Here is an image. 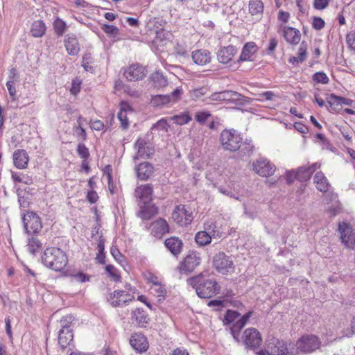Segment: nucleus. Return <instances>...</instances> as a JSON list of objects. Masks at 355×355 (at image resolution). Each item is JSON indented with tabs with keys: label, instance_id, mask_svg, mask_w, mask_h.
Returning a JSON list of instances; mask_svg holds the SVG:
<instances>
[{
	"label": "nucleus",
	"instance_id": "nucleus-1",
	"mask_svg": "<svg viewBox=\"0 0 355 355\" xmlns=\"http://www.w3.org/2000/svg\"><path fill=\"white\" fill-rule=\"evenodd\" d=\"M187 284L196 289L200 298H209L219 292L220 287L215 279H204L202 275L189 278Z\"/></svg>",
	"mask_w": 355,
	"mask_h": 355
},
{
	"label": "nucleus",
	"instance_id": "nucleus-2",
	"mask_svg": "<svg viewBox=\"0 0 355 355\" xmlns=\"http://www.w3.org/2000/svg\"><path fill=\"white\" fill-rule=\"evenodd\" d=\"M42 262L47 268L61 271L68 263L67 254L58 248H46L42 256Z\"/></svg>",
	"mask_w": 355,
	"mask_h": 355
},
{
	"label": "nucleus",
	"instance_id": "nucleus-3",
	"mask_svg": "<svg viewBox=\"0 0 355 355\" xmlns=\"http://www.w3.org/2000/svg\"><path fill=\"white\" fill-rule=\"evenodd\" d=\"M252 313L249 311L241 316V314L233 310H227L224 315L223 323L225 325L232 324L230 333L236 342H239L241 330L245 327Z\"/></svg>",
	"mask_w": 355,
	"mask_h": 355
},
{
	"label": "nucleus",
	"instance_id": "nucleus-4",
	"mask_svg": "<svg viewBox=\"0 0 355 355\" xmlns=\"http://www.w3.org/2000/svg\"><path fill=\"white\" fill-rule=\"evenodd\" d=\"M220 142L224 150L235 152L239 150L241 147L242 137L234 129L224 130L220 133Z\"/></svg>",
	"mask_w": 355,
	"mask_h": 355
},
{
	"label": "nucleus",
	"instance_id": "nucleus-5",
	"mask_svg": "<svg viewBox=\"0 0 355 355\" xmlns=\"http://www.w3.org/2000/svg\"><path fill=\"white\" fill-rule=\"evenodd\" d=\"M321 346L320 339L315 335H304L296 343L297 351H300L304 354H311Z\"/></svg>",
	"mask_w": 355,
	"mask_h": 355
},
{
	"label": "nucleus",
	"instance_id": "nucleus-6",
	"mask_svg": "<svg viewBox=\"0 0 355 355\" xmlns=\"http://www.w3.org/2000/svg\"><path fill=\"white\" fill-rule=\"evenodd\" d=\"M266 351L268 355H295L293 347L288 348L286 342L277 338H272L268 340Z\"/></svg>",
	"mask_w": 355,
	"mask_h": 355
},
{
	"label": "nucleus",
	"instance_id": "nucleus-7",
	"mask_svg": "<svg viewBox=\"0 0 355 355\" xmlns=\"http://www.w3.org/2000/svg\"><path fill=\"white\" fill-rule=\"evenodd\" d=\"M244 96L238 92L231 90H224L212 93L208 98L209 101H226L236 105H243Z\"/></svg>",
	"mask_w": 355,
	"mask_h": 355
},
{
	"label": "nucleus",
	"instance_id": "nucleus-8",
	"mask_svg": "<svg viewBox=\"0 0 355 355\" xmlns=\"http://www.w3.org/2000/svg\"><path fill=\"white\" fill-rule=\"evenodd\" d=\"M213 265L216 270L223 275L230 273L234 270L232 259L223 252L215 254Z\"/></svg>",
	"mask_w": 355,
	"mask_h": 355
},
{
	"label": "nucleus",
	"instance_id": "nucleus-9",
	"mask_svg": "<svg viewBox=\"0 0 355 355\" xmlns=\"http://www.w3.org/2000/svg\"><path fill=\"white\" fill-rule=\"evenodd\" d=\"M22 222L25 231L28 234H37L42 228L41 218L37 214L33 211H28L26 214H24L22 217Z\"/></svg>",
	"mask_w": 355,
	"mask_h": 355
},
{
	"label": "nucleus",
	"instance_id": "nucleus-10",
	"mask_svg": "<svg viewBox=\"0 0 355 355\" xmlns=\"http://www.w3.org/2000/svg\"><path fill=\"white\" fill-rule=\"evenodd\" d=\"M182 94V87H178L169 94H159L153 96L151 99V103L154 106H162L168 103H174L180 99Z\"/></svg>",
	"mask_w": 355,
	"mask_h": 355
},
{
	"label": "nucleus",
	"instance_id": "nucleus-11",
	"mask_svg": "<svg viewBox=\"0 0 355 355\" xmlns=\"http://www.w3.org/2000/svg\"><path fill=\"white\" fill-rule=\"evenodd\" d=\"M173 220L180 226H186L193 220L192 212L185 205L177 206L172 213Z\"/></svg>",
	"mask_w": 355,
	"mask_h": 355
},
{
	"label": "nucleus",
	"instance_id": "nucleus-12",
	"mask_svg": "<svg viewBox=\"0 0 355 355\" xmlns=\"http://www.w3.org/2000/svg\"><path fill=\"white\" fill-rule=\"evenodd\" d=\"M243 342L247 348L255 349L261 345L262 338L257 329L248 328L244 331Z\"/></svg>",
	"mask_w": 355,
	"mask_h": 355
},
{
	"label": "nucleus",
	"instance_id": "nucleus-13",
	"mask_svg": "<svg viewBox=\"0 0 355 355\" xmlns=\"http://www.w3.org/2000/svg\"><path fill=\"white\" fill-rule=\"evenodd\" d=\"M338 230L341 234L340 239L347 248L355 249V232L348 224H339Z\"/></svg>",
	"mask_w": 355,
	"mask_h": 355
},
{
	"label": "nucleus",
	"instance_id": "nucleus-14",
	"mask_svg": "<svg viewBox=\"0 0 355 355\" xmlns=\"http://www.w3.org/2000/svg\"><path fill=\"white\" fill-rule=\"evenodd\" d=\"M62 329L58 332V343L62 348H66L73 341V334L67 319L60 321Z\"/></svg>",
	"mask_w": 355,
	"mask_h": 355
},
{
	"label": "nucleus",
	"instance_id": "nucleus-15",
	"mask_svg": "<svg viewBox=\"0 0 355 355\" xmlns=\"http://www.w3.org/2000/svg\"><path fill=\"white\" fill-rule=\"evenodd\" d=\"M253 170L263 177L271 176L275 171V166L266 159H259L252 164Z\"/></svg>",
	"mask_w": 355,
	"mask_h": 355
},
{
	"label": "nucleus",
	"instance_id": "nucleus-16",
	"mask_svg": "<svg viewBox=\"0 0 355 355\" xmlns=\"http://www.w3.org/2000/svg\"><path fill=\"white\" fill-rule=\"evenodd\" d=\"M135 148L137 149V153L134 157V159H148L154 153L153 148L150 146V144L146 141L144 138H138L135 144Z\"/></svg>",
	"mask_w": 355,
	"mask_h": 355
},
{
	"label": "nucleus",
	"instance_id": "nucleus-17",
	"mask_svg": "<svg viewBox=\"0 0 355 355\" xmlns=\"http://www.w3.org/2000/svg\"><path fill=\"white\" fill-rule=\"evenodd\" d=\"M123 76L128 81H137L145 78L146 69L139 64H133L123 69Z\"/></svg>",
	"mask_w": 355,
	"mask_h": 355
},
{
	"label": "nucleus",
	"instance_id": "nucleus-18",
	"mask_svg": "<svg viewBox=\"0 0 355 355\" xmlns=\"http://www.w3.org/2000/svg\"><path fill=\"white\" fill-rule=\"evenodd\" d=\"M133 298L132 295L124 291H115L110 294L108 301L113 307L124 306Z\"/></svg>",
	"mask_w": 355,
	"mask_h": 355
},
{
	"label": "nucleus",
	"instance_id": "nucleus-19",
	"mask_svg": "<svg viewBox=\"0 0 355 355\" xmlns=\"http://www.w3.org/2000/svg\"><path fill=\"white\" fill-rule=\"evenodd\" d=\"M130 344L136 352L139 353L146 352L149 347L146 338L139 333L134 334L131 336Z\"/></svg>",
	"mask_w": 355,
	"mask_h": 355
},
{
	"label": "nucleus",
	"instance_id": "nucleus-20",
	"mask_svg": "<svg viewBox=\"0 0 355 355\" xmlns=\"http://www.w3.org/2000/svg\"><path fill=\"white\" fill-rule=\"evenodd\" d=\"M237 49L233 45L221 47L217 52V60L220 63L227 64L237 53Z\"/></svg>",
	"mask_w": 355,
	"mask_h": 355
},
{
	"label": "nucleus",
	"instance_id": "nucleus-21",
	"mask_svg": "<svg viewBox=\"0 0 355 355\" xmlns=\"http://www.w3.org/2000/svg\"><path fill=\"white\" fill-rule=\"evenodd\" d=\"M200 262L201 258L199 254L196 252H191L184 258L181 270L187 272H192L198 266L200 265Z\"/></svg>",
	"mask_w": 355,
	"mask_h": 355
},
{
	"label": "nucleus",
	"instance_id": "nucleus-22",
	"mask_svg": "<svg viewBox=\"0 0 355 355\" xmlns=\"http://www.w3.org/2000/svg\"><path fill=\"white\" fill-rule=\"evenodd\" d=\"M64 46L70 55H76L80 52L79 42L73 33H69L64 38Z\"/></svg>",
	"mask_w": 355,
	"mask_h": 355
},
{
	"label": "nucleus",
	"instance_id": "nucleus-23",
	"mask_svg": "<svg viewBox=\"0 0 355 355\" xmlns=\"http://www.w3.org/2000/svg\"><path fill=\"white\" fill-rule=\"evenodd\" d=\"M152 234L157 238H161L164 234L169 232V226L166 220L159 218L151 224Z\"/></svg>",
	"mask_w": 355,
	"mask_h": 355
},
{
	"label": "nucleus",
	"instance_id": "nucleus-24",
	"mask_svg": "<svg viewBox=\"0 0 355 355\" xmlns=\"http://www.w3.org/2000/svg\"><path fill=\"white\" fill-rule=\"evenodd\" d=\"M29 162V157L27 152L23 149H19L13 153V162L19 169H24L27 167Z\"/></svg>",
	"mask_w": 355,
	"mask_h": 355
},
{
	"label": "nucleus",
	"instance_id": "nucleus-25",
	"mask_svg": "<svg viewBox=\"0 0 355 355\" xmlns=\"http://www.w3.org/2000/svg\"><path fill=\"white\" fill-rule=\"evenodd\" d=\"M191 57L194 63L198 65L204 66L211 62V53L206 49L193 51Z\"/></svg>",
	"mask_w": 355,
	"mask_h": 355
},
{
	"label": "nucleus",
	"instance_id": "nucleus-26",
	"mask_svg": "<svg viewBox=\"0 0 355 355\" xmlns=\"http://www.w3.org/2000/svg\"><path fill=\"white\" fill-rule=\"evenodd\" d=\"M165 246L174 255H179L182 249V241L177 236H171L165 240Z\"/></svg>",
	"mask_w": 355,
	"mask_h": 355
},
{
	"label": "nucleus",
	"instance_id": "nucleus-27",
	"mask_svg": "<svg viewBox=\"0 0 355 355\" xmlns=\"http://www.w3.org/2000/svg\"><path fill=\"white\" fill-rule=\"evenodd\" d=\"M131 318L136 321L139 327H146L150 322L148 313L141 308H137L132 311Z\"/></svg>",
	"mask_w": 355,
	"mask_h": 355
},
{
	"label": "nucleus",
	"instance_id": "nucleus-28",
	"mask_svg": "<svg viewBox=\"0 0 355 355\" xmlns=\"http://www.w3.org/2000/svg\"><path fill=\"white\" fill-rule=\"evenodd\" d=\"M136 171L139 179L146 180L152 175L153 166L148 162H144L137 166Z\"/></svg>",
	"mask_w": 355,
	"mask_h": 355
},
{
	"label": "nucleus",
	"instance_id": "nucleus-29",
	"mask_svg": "<svg viewBox=\"0 0 355 355\" xmlns=\"http://www.w3.org/2000/svg\"><path fill=\"white\" fill-rule=\"evenodd\" d=\"M158 212L157 207L154 205L144 203V205L140 207L137 216L142 220H150Z\"/></svg>",
	"mask_w": 355,
	"mask_h": 355
},
{
	"label": "nucleus",
	"instance_id": "nucleus-30",
	"mask_svg": "<svg viewBox=\"0 0 355 355\" xmlns=\"http://www.w3.org/2000/svg\"><path fill=\"white\" fill-rule=\"evenodd\" d=\"M153 191V186L147 184L138 187L135 190V193L140 199L144 201V203H146L152 200Z\"/></svg>",
	"mask_w": 355,
	"mask_h": 355
},
{
	"label": "nucleus",
	"instance_id": "nucleus-31",
	"mask_svg": "<svg viewBox=\"0 0 355 355\" xmlns=\"http://www.w3.org/2000/svg\"><path fill=\"white\" fill-rule=\"evenodd\" d=\"M313 182L316 185L317 189L321 192L325 193L329 189L330 184L324 173L321 171H318L315 174Z\"/></svg>",
	"mask_w": 355,
	"mask_h": 355
},
{
	"label": "nucleus",
	"instance_id": "nucleus-32",
	"mask_svg": "<svg viewBox=\"0 0 355 355\" xmlns=\"http://www.w3.org/2000/svg\"><path fill=\"white\" fill-rule=\"evenodd\" d=\"M257 45L254 42L246 43L241 51L238 62L250 60L252 56L257 52Z\"/></svg>",
	"mask_w": 355,
	"mask_h": 355
},
{
	"label": "nucleus",
	"instance_id": "nucleus-33",
	"mask_svg": "<svg viewBox=\"0 0 355 355\" xmlns=\"http://www.w3.org/2000/svg\"><path fill=\"white\" fill-rule=\"evenodd\" d=\"M284 36L288 42L296 44L300 42L301 35L297 29L286 27L284 29Z\"/></svg>",
	"mask_w": 355,
	"mask_h": 355
},
{
	"label": "nucleus",
	"instance_id": "nucleus-34",
	"mask_svg": "<svg viewBox=\"0 0 355 355\" xmlns=\"http://www.w3.org/2000/svg\"><path fill=\"white\" fill-rule=\"evenodd\" d=\"M205 230L210 236H211L212 239H219L223 235L221 227L218 226L215 222L211 220L208 221L205 224Z\"/></svg>",
	"mask_w": 355,
	"mask_h": 355
},
{
	"label": "nucleus",
	"instance_id": "nucleus-35",
	"mask_svg": "<svg viewBox=\"0 0 355 355\" xmlns=\"http://www.w3.org/2000/svg\"><path fill=\"white\" fill-rule=\"evenodd\" d=\"M129 108V105L125 102H121L120 104V111L117 114V117L121 122V126L123 129H127L129 125L127 117V110Z\"/></svg>",
	"mask_w": 355,
	"mask_h": 355
},
{
	"label": "nucleus",
	"instance_id": "nucleus-36",
	"mask_svg": "<svg viewBox=\"0 0 355 355\" xmlns=\"http://www.w3.org/2000/svg\"><path fill=\"white\" fill-rule=\"evenodd\" d=\"M153 86L157 88H162L168 85L167 78L160 71H155L150 77Z\"/></svg>",
	"mask_w": 355,
	"mask_h": 355
},
{
	"label": "nucleus",
	"instance_id": "nucleus-37",
	"mask_svg": "<svg viewBox=\"0 0 355 355\" xmlns=\"http://www.w3.org/2000/svg\"><path fill=\"white\" fill-rule=\"evenodd\" d=\"M46 32V25L42 20L35 21L31 26V33L34 37H41Z\"/></svg>",
	"mask_w": 355,
	"mask_h": 355
},
{
	"label": "nucleus",
	"instance_id": "nucleus-38",
	"mask_svg": "<svg viewBox=\"0 0 355 355\" xmlns=\"http://www.w3.org/2000/svg\"><path fill=\"white\" fill-rule=\"evenodd\" d=\"M263 8L261 0H250L249 1V12L252 15H261Z\"/></svg>",
	"mask_w": 355,
	"mask_h": 355
},
{
	"label": "nucleus",
	"instance_id": "nucleus-39",
	"mask_svg": "<svg viewBox=\"0 0 355 355\" xmlns=\"http://www.w3.org/2000/svg\"><path fill=\"white\" fill-rule=\"evenodd\" d=\"M211 239V236H210L205 230L197 232L195 236V241L200 246H205L209 244Z\"/></svg>",
	"mask_w": 355,
	"mask_h": 355
},
{
	"label": "nucleus",
	"instance_id": "nucleus-40",
	"mask_svg": "<svg viewBox=\"0 0 355 355\" xmlns=\"http://www.w3.org/2000/svg\"><path fill=\"white\" fill-rule=\"evenodd\" d=\"M208 88L206 87H201L193 89L190 91V97L194 101H204V96L208 92Z\"/></svg>",
	"mask_w": 355,
	"mask_h": 355
},
{
	"label": "nucleus",
	"instance_id": "nucleus-41",
	"mask_svg": "<svg viewBox=\"0 0 355 355\" xmlns=\"http://www.w3.org/2000/svg\"><path fill=\"white\" fill-rule=\"evenodd\" d=\"M27 247L28 251L35 254L42 248V243L37 237L31 236L28 239Z\"/></svg>",
	"mask_w": 355,
	"mask_h": 355
},
{
	"label": "nucleus",
	"instance_id": "nucleus-42",
	"mask_svg": "<svg viewBox=\"0 0 355 355\" xmlns=\"http://www.w3.org/2000/svg\"><path fill=\"white\" fill-rule=\"evenodd\" d=\"M53 28L55 33L58 36H62L67 28V24L65 21L61 19L57 18L53 22Z\"/></svg>",
	"mask_w": 355,
	"mask_h": 355
},
{
	"label": "nucleus",
	"instance_id": "nucleus-43",
	"mask_svg": "<svg viewBox=\"0 0 355 355\" xmlns=\"http://www.w3.org/2000/svg\"><path fill=\"white\" fill-rule=\"evenodd\" d=\"M311 168L300 167L297 171V180L300 181H306L311 176Z\"/></svg>",
	"mask_w": 355,
	"mask_h": 355
},
{
	"label": "nucleus",
	"instance_id": "nucleus-44",
	"mask_svg": "<svg viewBox=\"0 0 355 355\" xmlns=\"http://www.w3.org/2000/svg\"><path fill=\"white\" fill-rule=\"evenodd\" d=\"M105 271L113 281L116 282L121 281L119 272L113 265H107L105 266Z\"/></svg>",
	"mask_w": 355,
	"mask_h": 355
},
{
	"label": "nucleus",
	"instance_id": "nucleus-45",
	"mask_svg": "<svg viewBox=\"0 0 355 355\" xmlns=\"http://www.w3.org/2000/svg\"><path fill=\"white\" fill-rule=\"evenodd\" d=\"M172 119L178 125H184L188 123L191 120V117L189 112H184L179 115L173 116Z\"/></svg>",
	"mask_w": 355,
	"mask_h": 355
},
{
	"label": "nucleus",
	"instance_id": "nucleus-46",
	"mask_svg": "<svg viewBox=\"0 0 355 355\" xmlns=\"http://www.w3.org/2000/svg\"><path fill=\"white\" fill-rule=\"evenodd\" d=\"M254 149V145L252 140L246 139L243 144H241L239 148L241 153L243 155H250Z\"/></svg>",
	"mask_w": 355,
	"mask_h": 355
},
{
	"label": "nucleus",
	"instance_id": "nucleus-47",
	"mask_svg": "<svg viewBox=\"0 0 355 355\" xmlns=\"http://www.w3.org/2000/svg\"><path fill=\"white\" fill-rule=\"evenodd\" d=\"M92 57L90 53H85L83 57L82 66L87 71L93 72L94 68L91 65L92 63Z\"/></svg>",
	"mask_w": 355,
	"mask_h": 355
},
{
	"label": "nucleus",
	"instance_id": "nucleus-48",
	"mask_svg": "<svg viewBox=\"0 0 355 355\" xmlns=\"http://www.w3.org/2000/svg\"><path fill=\"white\" fill-rule=\"evenodd\" d=\"M313 80L316 83L327 84L329 81V78L327 74L323 71L316 72L313 75Z\"/></svg>",
	"mask_w": 355,
	"mask_h": 355
},
{
	"label": "nucleus",
	"instance_id": "nucleus-49",
	"mask_svg": "<svg viewBox=\"0 0 355 355\" xmlns=\"http://www.w3.org/2000/svg\"><path fill=\"white\" fill-rule=\"evenodd\" d=\"M151 290L157 295V297H159V301L165 298L166 291L164 286L160 284V283H158L157 285L151 287Z\"/></svg>",
	"mask_w": 355,
	"mask_h": 355
},
{
	"label": "nucleus",
	"instance_id": "nucleus-50",
	"mask_svg": "<svg viewBox=\"0 0 355 355\" xmlns=\"http://www.w3.org/2000/svg\"><path fill=\"white\" fill-rule=\"evenodd\" d=\"M308 45L304 41L302 42L298 49L297 57L300 58V62H303L306 58V51Z\"/></svg>",
	"mask_w": 355,
	"mask_h": 355
},
{
	"label": "nucleus",
	"instance_id": "nucleus-51",
	"mask_svg": "<svg viewBox=\"0 0 355 355\" xmlns=\"http://www.w3.org/2000/svg\"><path fill=\"white\" fill-rule=\"evenodd\" d=\"M77 153L80 157L83 159H87L89 157V149L84 144H79L77 147Z\"/></svg>",
	"mask_w": 355,
	"mask_h": 355
},
{
	"label": "nucleus",
	"instance_id": "nucleus-52",
	"mask_svg": "<svg viewBox=\"0 0 355 355\" xmlns=\"http://www.w3.org/2000/svg\"><path fill=\"white\" fill-rule=\"evenodd\" d=\"M103 31L107 35L115 37L119 34V28L114 25L104 24L102 26Z\"/></svg>",
	"mask_w": 355,
	"mask_h": 355
},
{
	"label": "nucleus",
	"instance_id": "nucleus-53",
	"mask_svg": "<svg viewBox=\"0 0 355 355\" xmlns=\"http://www.w3.org/2000/svg\"><path fill=\"white\" fill-rule=\"evenodd\" d=\"M16 193L18 197V202L19 203L20 207L22 208H27L29 205L28 197H26L24 195H22L23 191L20 189H17Z\"/></svg>",
	"mask_w": 355,
	"mask_h": 355
},
{
	"label": "nucleus",
	"instance_id": "nucleus-54",
	"mask_svg": "<svg viewBox=\"0 0 355 355\" xmlns=\"http://www.w3.org/2000/svg\"><path fill=\"white\" fill-rule=\"evenodd\" d=\"M355 335V315L352 317L350 323V327L343 330V336L352 338Z\"/></svg>",
	"mask_w": 355,
	"mask_h": 355
},
{
	"label": "nucleus",
	"instance_id": "nucleus-55",
	"mask_svg": "<svg viewBox=\"0 0 355 355\" xmlns=\"http://www.w3.org/2000/svg\"><path fill=\"white\" fill-rule=\"evenodd\" d=\"M338 99H340V96H338L334 94H330L327 98V103L329 107H332L333 110H336L337 106L340 105V102Z\"/></svg>",
	"mask_w": 355,
	"mask_h": 355
},
{
	"label": "nucleus",
	"instance_id": "nucleus-56",
	"mask_svg": "<svg viewBox=\"0 0 355 355\" xmlns=\"http://www.w3.org/2000/svg\"><path fill=\"white\" fill-rule=\"evenodd\" d=\"M211 113L208 111L198 112L196 114L195 119L200 123H204L209 117Z\"/></svg>",
	"mask_w": 355,
	"mask_h": 355
},
{
	"label": "nucleus",
	"instance_id": "nucleus-57",
	"mask_svg": "<svg viewBox=\"0 0 355 355\" xmlns=\"http://www.w3.org/2000/svg\"><path fill=\"white\" fill-rule=\"evenodd\" d=\"M110 252L114 259L119 263L124 261V257L119 250L116 246L112 245L110 249Z\"/></svg>",
	"mask_w": 355,
	"mask_h": 355
},
{
	"label": "nucleus",
	"instance_id": "nucleus-58",
	"mask_svg": "<svg viewBox=\"0 0 355 355\" xmlns=\"http://www.w3.org/2000/svg\"><path fill=\"white\" fill-rule=\"evenodd\" d=\"M329 0H314L313 6L315 10H324L329 6Z\"/></svg>",
	"mask_w": 355,
	"mask_h": 355
},
{
	"label": "nucleus",
	"instance_id": "nucleus-59",
	"mask_svg": "<svg viewBox=\"0 0 355 355\" xmlns=\"http://www.w3.org/2000/svg\"><path fill=\"white\" fill-rule=\"evenodd\" d=\"M325 22L324 21L319 17H314L313 18L312 26L315 30H321L324 27Z\"/></svg>",
	"mask_w": 355,
	"mask_h": 355
},
{
	"label": "nucleus",
	"instance_id": "nucleus-60",
	"mask_svg": "<svg viewBox=\"0 0 355 355\" xmlns=\"http://www.w3.org/2000/svg\"><path fill=\"white\" fill-rule=\"evenodd\" d=\"M6 87L8 88L9 95L12 100L16 98V89L15 86L14 80H8L6 83Z\"/></svg>",
	"mask_w": 355,
	"mask_h": 355
},
{
	"label": "nucleus",
	"instance_id": "nucleus-61",
	"mask_svg": "<svg viewBox=\"0 0 355 355\" xmlns=\"http://www.w3.org/2000/svg\"><path fill=\"white\" fill-rule=\"evenodd\" d=\"M72 277L76 281L81 283H84L89 280V277L82 272H78L76 274H73L72 275Z\"/></svg>",
	"mask_w": 355,
	"mask_h": 355
},
{
	"label": "nucleus",
	"instance_id": "nucleus-62",
	"mask_svg": "<svg viewBox=\"0 0 355 355\" xmlns=\"http://www.w3.org/2000/svg\"><path fill=\"white\" fill-rule=\"evenodd\" d=\"M171 36V33L169 32H166L164 30H161L156 32V37L157 40H168Z\"/></svg>",
	"mask_w": 355,
	"mask_h": 355
},
{
	"label": "nucleus",
	"instance_id": "nucleus-63",
	"mask_svg": "<svg viewBox=\"0 0 355 355\" xmlns=\"http://www.w3.org/2000/svg\"><path fill=\"white\" fill-rule=\"evenodd\" d=\"M346 40L349 46L355 51V32L348 33Z\"/></svg>",
	"mask_w": 355,
	"mask_h": 355
},
{
	"label": "nucleus",
	"instance_id": "nucleus-64",
	"mask_svg": "<svg viewBox=\"0 0 355 355\" xmlns=\"http://www.w3.org/2000/svg\"><path fill=\"white\" fill-rule=\"evenodd\" d=\"M144 276H145V278L149 282H151L153 284V286L155 285H157V284L159 283L158 281L157 277L151 272H148V273L145 274Z\"/></svg>",
	"mask_w": 355,
	"mask_h": 355
}]
</instances>
